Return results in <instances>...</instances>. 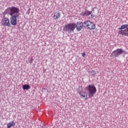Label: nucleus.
Here are the masks:
<instances>
[{
  "label": "nucleus",
  "instance_id": "nucleus-1",
  "mask_svg": "<svg viewBox=\"0 0 128 128\" xmlns=\"http://www.w3.org/2000/svg\"><path fill=\"white\" fill-rule=\"evenodd\" d=\"M5 14H10V24L16 26V18L20 16V9L16 6L9 7L4 10Z\"/></svg>",
  "mask_w": 128,
  "mask_h": 128
},
{
  "label": "nucleus",
  "instance_id": "nucleus-2",
  "mask_svg": "<svg viewBox=\"0 0 128 128\" xmlns=\"http://www.w3.org/2000/svg\"><path fill=\"white\" fill-rule=\"evenodd\" d=\"M85 90L88 92L84 91L79 92L80 98L84 100H88L90 98H92L96 92V88L94 85H89L85 88Z\"/></svg>",
  "mask_w": 128,
  "mask_h": 128
},
{
  "label": "nucleus",
  "instance_id": "nucleus-3",
  "mask_svg": "<svg viewBox=\"0 0 128 128\" xmlns=\"http://www.w3.org/2000/svg\"><path fill=\"white\" fill-rule=\"evenodd\" d=\"M76 30V23L72 22L66 24L63 28V32H67L69 34L74 32Z\"/></svg>",
  "mask_w": 128,
  "mask_h": 128
},
{
  "label": "nucleus",
  "instance_id": "nucleus-4",
  "mask_svg": "<svg viewBox=\"0 0 128 128\" xmlns=\"http://www.w3.org/2000/svg\"><path fill=\"white\" fill-rule=\"evenodd\" d=\"M119 30H120L118 31L119 34H122V36H128V24L122 25L121 28H119Z\"/></svg>",
  "mask_w": 128,
  "mask_h": 128
},
{
  "label": "nucleus",
  "instance_id": "nucleus-5",
  "mask_svg": "<svg viewBox=\"0 0 128 128\" xmlns=\"http://www.w3.org/2000/svg\"><path fill=\"white\" fill-rule=\"evenodd\" d=\"M84 28L90 30H93L96 28V24L90 20H85L84 22Z\"/></svg>",
  "mask_w": 128,
  "mask_h": 128
},
{
  "label": "nucleus",
  "instance_id": "nucleus-6",
  "mask_svg": "<svg viewBox=\"0 0 128 128\" xmlns=\"http://www.w3.org/2000/svg\"><path fill=\"white\" fill-rule=\"evenodd\" d=\"M2 26H10V18H2L1 21Z\"/></svg>",
  "mask_w": 128,
  "mask_h": 128
},
{
  "label": "nucleus",
  "instance_id": "nucleus-7",
  "mask_svg": "<svg viewBox=\"0 0 128 128\" xmlns=\"http://www.w3.org/2000/svg\"><path fill=\"white\" fill-rule=\"evenodd\" d=\"M76 28L77 32H80L84 28V24H82V22H77L76 24Z\"/></svg>",
  "mask_w": 128,
  "mask_h": 128
},
{
  "label": "nucleus",
  "instance_id": "nucleus-8",
  "mask_svg": "<svg viewBox=\"0 0 128 128\" xmlns=\"http://www.w3.org/2000/svg\"><path fill=\"white\" fill-rule=\"evenodd\" d=\"M122 52H124V51L122 49H117L112 52V54H114V56H118L122 54Z\"/></svg>",
  "mask_w": 128,
  "mask_h": 128
},
{
  "label": "nucleus",
  "instance_id": "nucleus-9",
  "mask_svg": "<svg viewBox=\"0 0 128 128\" xmlns=\"http://www.w3.org/2000/svg\"><path fill=\"white\" fill-rule=\"evenodd\" d=\"M53 18L54 20H58L60 18V14L58 12H56L54 14Z\"/></svg>",
  "mask_w": 128,
  "mask_h": 128
},
{
  "label": "nucleus",
  "instance_id": "nucleus-10",
  "mask_svg": "<svg viewBox=\"0 0 128 128\" xmlns=\"http://www.w3.org/2000/svg\"><path fill=\"white\" fill-rule=\"evenodd\" d=\"M16 126V123H14V122H12L7 124V128H12V126Z\"/></svg>",
  "mask_w": 128,
  "mask_h": 128
},
{
  "label": "nucleus",
  "instance_id": "nucleus-11",
  "mask_svg": "<svg viewBox=\"0 0 128 128\" xmlns=\"http://www.w3.org/2000/svg\"><path fill=\"white\" fill-rule=\"evenodd\" d=\"M30 86L28 84H24L22 86L23 90H30Z\"/></svg>",
  "mask_w": 128,
  "mask_h": 128
},
{
  "label": "nucleus",
  "instance_id": "nucleus-12",
  "mask_svg": "<svg viewBox=\"0 0 128 128\" xmlns=\"http://www.w3.org/2000/svg\"><path fill=\"white\" fill-rule=\"evenodd\" d=\"M92 14V11L90 12L88 10H86L84 14H85V16H90V14Z\"/></svg>",
  "mask_w": 128,
  "mask_h": 128
},
{
  "label": "nucleus",
  "instance_id": "nucleus-13",
  "mask_svg": "<svg viewBox=\"0 0 128 128\" xmlns=\"http://www.w3.org/2000/svg\"><path fill=\"white\" fill-rule=\"evenodd\" d=\"M91 74L92 76H96V71L92 70V72H91Z\"/></svg>",
  "mask_w": 128,
  "mask_h": 128
},
{
  "label": "nucleus",
  "instance_id": "nucleus-14",
  "mask_svg": "<svg viewBox=\"0 0 128 128\" xmlns=\"http://www.w3.org/2000/svg\"><path fill=\"white\" fill-rule=\"evenodd\" d=\"M32 62H34V58H32L31 60L29 62H30V64H32Z\"/></svg>",
  "mask_w": 128,
  "mask_h": 128
},
{
  "label": "nucleus",
  "instance_id": "nucleus-15",
  "mask_svg": "<svg viewBox=\"0 0 128 128\" xmlns=\"http://www.w3.org/2000/svg\"><path fill=\"white\" fill-rule=\"evenodd\" d=\"M82 56H83L84 58V56H86L85 52L82 53Z\"/></svg>",
  "mask_w": 128,
  "mask_h": 128
},
{
  "label": "nucleus",
  "instance_id": "nucleus-16",
  "mask_svg": "<svg viewBox=\"0 0 128 128\" xmlns=\"http://www.w3.org/2000/svg\"><path fill=\"white\" fill-rule=\"evenodd\" d=\"M91 18H94V14H92L91 15Z\"/></svg>",
  "mask_w": 128,
  "mask_h": 128
}]
</instances>
